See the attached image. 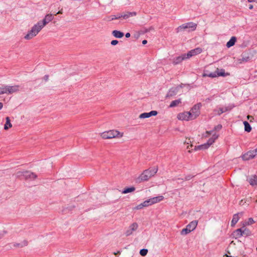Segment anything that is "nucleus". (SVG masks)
<instances>
[{
    "instance_id": "obj_1",
    "label": "nucleus",
    "mask_w": 257,
    "mask_h": 257,
    "mask_svg": "<svg viewBox=\"0 0 257 257\" xmlns=\"http://www.w3.org/2000/svg\"><path fill=\"white\" fill-rule=\"evenodd\" d=\"M53 19L54 16L52 14H50L46 15L42 21L38 22L31 28V30L29 31L28 34L25 36V39L30 40L36 36L43 28L48 23L52 21Z\"/></svg>"
},
{
    "instance_id": "obj_2",
    "label": "nucleus",
    "mask_w": 257,
    "mask_h": 257,
    "mask_svg": "<svg viewBox=\"0 0 257 257\" xmlns=\"http://www.w3.org/2000/svg\"><path fill=\"white\" fill-rule=\"evenodd\" d=\"M158 168L154 167L152 169L145 170L138 177L140 182L146 181L149 180L152 177L154 176L157 172Z\"/></svg>"
},
{
    "instance_id": "obj_3",
    "label": "nucleus",
    "mask_w": 257,
    "mask_h": 257,
    "mask_svg": "<svg viewBox=\"0 0 257 257\" xmlns=\"http://www.w3.org/2000/svg\"><path fill=\"white\" fill-rule=\"evenodd\" d=\"M100 136L103 139H110L115 138H121L123 136V133L112 130L102 133Z\"/></svg>"
},
{
    "instance_id": "obj_4",
    "label": "nucleus",
    "mask_w": 257,
    "mask_h": 257,
    "mask_svg": "<svg viewBox=\"0 0 257 257\" xmlns=\"http://www.w3.org/2000/svg\"><path fill=\"white\" fill-rule=\"evenodd\" d=\"M197 24L193 22H189L182 24L176 29V32L179 33L187 30L188 32L193 31L196 30Z\"/></svg>"
},
{
    "instance_id": "obj_5",
    "label": "nucleus",
    "mask_w": 257,
    "mask_h": 257,
    "mask_svg": "<svg viewBox=\"0 0 257 257\" xmlns=\"http://www.w3.org/2000/svg\"><path fill=\"white\" fill-rule=\"evenodd\" d=\"M218 137V135L216 134H213L212 137L209 139L208 142L206 143H205L203 145H199L198 146H195L194 150L195 151H197L199 150H205L207 149L211 145H212Z\"/></svg>"
},
{
    "instance_id": "obj_6",
    "label": "nucleus",
    "mask_w": 257,
    "mask_h": 257,
    "mask_svg": "<svg viewBox=\"0 0 257 257\" xmlns=\"http://www.w3.org/2000/svg\"><path fill=\"white\" fill-rule=\"evenodd\" d=\"M177 118L181 120L189 121L193 120V118L189 111L183 112L178 114Z\"/></svg>"
},
{
    "instance_id": "obj_7",
    "label": "nucleus",
    "mask_w": 257,
    "mask_h": 257,
    "mask_svg": "<svg viewBox=\"0 0 257 257\" xmlns=\"http://www.w3.org/2000/svg\"><path fill=\"white\" fill-rule=\"evenodd\" d=\"M201 106V103L196 104L192 108L191 110L189 111L191 113L193 119H195L198 116H199Z\"/></svg>"
},
{
    "instance_id": "obj_8",
    "label": "nucleus",
    "mask_w": 257,
    "mask_h": 257,
    "mask_svg": "<svg viewBox=\"0 0 257 257\" xmlns=\"http://www.w3.org/2000/svg\"><path fill=\"white\" fill-rule=\"evenodd\" d=\"M202 52V49L200 47H198L190 50L187 54H185V55L186 56V58L189 59L192 56L200 54Z\"/></svg>"
},
{
    "instance_id": "obj_9",
    "label": "nucleus",
    "mask_w": 257,
    "mask_h": 257,
    "mask_svg": "<svg viewBox=\"0 0 257 257\" xmlns=\"http://www.w3.org/2000/svg\"><path fill=\"white\" fill-rule=\"evenodd\" d=\"M255 157V156L252 150H250L241 156V158L243 161H248Z\"/></svg>"
},
{
    "instance_id": "obj_10",
    "label": "nucleus",
    "mask_w": 257,
    "mask_h": 257,
    "mask_svg": "<svg viewBox=\"0 0 257 257\" xmlns=\"http://www.w3.org/2000/svg\"><path fill=\"white\" fill-rule=\"evenodd\" d=\"M138 228V224L136 222H134L130 225L128 228L126 230L125 234L126 236H130L133 234V232L136 231Z\"/></svg>"
},
{
    "instance_id": "obj_11",
    "label": "nucleus",
    "mask_w": 257,
    "mask_h": 257,
    "mask_svg": "<svg viewBox=\"0 0 257 257\" xmlns=\"http://www.w3.org/2000/svg\"><path fill=\"white\" fill-rule=\"evenodd\" d=\"M247 181L249 184L255 188L257 187V176L256 175H252L250 176Z\"/></svg>"
},
{
    "instance_id": "obj_12",
    "label": "nucleus",
    "mask_w": 257,
    "mask_h": 257,
    "mask_svg": "<svg viewBox=\"0 0 257 257\" xmlns=\"http://www.w3.org/2000/svg\"><path fill=\"white\" fill-rule=\"evenodd\" d=\"M187 59L185 54L181 56H178L174 58L173 60L172 63L174 65H177L180 63L183 60Z\"/></svg>"
},
{
    "instance_id": "obj_13",
    "label": "nucleus",
    "mask_w": 257,
    "mask_h": 257,
    "mask_svg": "<svg viewBox=\"0 0 257 257\" xmlns=\"http://www.w3.org/2000/svg\"><path fill=\"white\" fill-rule=\"evenodd\" d=\"M179 87H173L170 89L166 95V97H172L176 95L178 92Z\"/></svg>"
},
{
    "instance_id": "obj_14",
    "label": "nucleus",
    "mask_w": 257,
    "mask_h": 257,
    "mask_svg": "<svg viewBox=\"0 0 257 257\" xmlns=\"http://www.w3.org/2000/svg\"><path fill=\"white\" fill-rule=\"evenodd\" d=\"M8 94H12L19 91V85L8 86Z\"/></svg>"
},
{
    "instance_id": "obj_15",
    "label": "nucleus",
    "mask_w": 257,
    "mask_h": 257,
    "mask_svg": "<svg viewBox=\"0 0 257 257\" xmlns=\"http://www.w3.org/2000/svg\"><path fill=\"white\" fill-rule=\"evenodd\" d=\"M123 16L122 19L124 20H126L128 19L130 17H133L134 16H136L137 15L136 12H124L122 13Z\"/></svg>"
},
{
    "instance_id": "obj_16",
    "label": "nucleus",
    "mask_w": 257,
    "mask_h": 257,
    "mask_svg": "<svg viewBox=\"0 0 257 257\" xmlns=\"http://www.w3.org/2000/svg\"><path fill=\"white\" fill-rule=\"evenodd\" d=\"M197 224H198V221L197 220H193L192 221H191V222H190L187 226L186 227L187 228H189V229L190 230H191V231L194 230L197 225Z\"/></svg>"
},
{
    "instance_id": "obj_17",
    "label": "nucleus",
    "mask_w": 257,
    "mask_h": 257,
    "mask_svg": "<svg viewBox=\"0 0 257 257\" xmlns=\"http://www.w3.org/2000/svg\"><path fill=\"white\" fill-rule=\"evenodd\" d=\"M232 236L236 239L242 236V228H240L235 230L233 232Z\"/></svg>"
},
{
    "instance_id": "obj_18",
    "label": "nucleus",
    "mask_w": 257,
    "mask_h": 257,
    "mask_svg": "<svg viewBox=\"0 0 257 257\" xmlns=\"http://www.w3.org/2000/svg\"><path fill=\"white\" fill-rule=\"evenodd\" d=\"M24 176L26 178H31V179H35L37 177V176L33 173L29 172V171H26L24 172Z\"/></svg>"
},
{
    "instance_id": "obj_19",
    "label": "nucleus",
    "mask_w": 257,
    "mask_h": 257,
    "mask_svg": "<svg viewBox=\"0 0 257 257\" xmlns=\"http://www.w3.org/2000/svg\"><path fill=\"white\" fill-rule=\"evenodd\" d=\"M112 34L114 37L117 38H121L124 35L123 33L117 30L113 31Z\"/></svg>"
},
{
    "instance_id": "obj_20",
    "label": "nucleus",
    "mask_w": 257,
    "mask_h": 257,
    "mask_svg": "<svg viewBox=\"0 0 257 257\" xmlns=\"http://www.w3.org/2000/svg\"><path fill=\"white\" fill-rule=\"evenodd\" d=\"M28 245V241L26 240H24L21 242L20 243H16L14 244V246L16 247L21 248L24 246H26Z\"/></svg>"
},
{
    "instance_id": "obj_21",
    "label": "nucleus",
    "mask_w": 257,
    "mask_h": 257,
    "mask_svg": "<svg viewBox=\"0 0 257 257\" xmlns=\"http://www.w3.org/2000/svg\"><path fill=\"white\" fill-rule=\"evenodd\" d=\"M236 41V39L235 37H232L228 42L226 44V46L228 48H230L235 44Z\"/></svg>"
},
{
    "instance_id": "obj_22",
    "label": "nucleus",
    "mask_w": 257,
    "mask_h": 257,
    "mask_svg": "<svg viewBox=\"0 0 257 257\" xmlns=\"http://www.w3.org/2000/svg\"><path fill=\"white\" fill-rule=\"evenodd\" d=\"M238 215H239V213H236V214H235L233 215V218H232V221H231V225L232 226H234V225L238 221V220L239 219V217Z\"/></svg>"
},
{
    "instance_id": "obj_23",
    "label": "nucleus",
    "mask_w": 257,
    "mask_h": 257,
    "mask_svg": "<svg viewBox=\"0 0 257 257\" xmlns=\"http://www.w3.org/2000/svg\"><path fill=\"white\" fill-rule=\"evenodd\" d=\"M181 103V98L173 100L171 102V103L169 105V107H175V106H177L178 105H179V104H180Z\"/></svg>"
},
{
    "instance_id": "obj_24",
    "label": "nucleus",
    "mask_w": 257,
    "mask_h": 257,
    "mask_svg": "<svg viewBox=\"0 0 257 257\" xmlns=\"http://www.w3.org/2000/svg\"><path fill=\"white\" fill-rule=\"evenodd\" d=\"M6 119V123L4 126V129L6 130H7L9 128H10L12 126V124L11 123V120H10L9 117H7Z\"/></svg>"
},
{
    "instance_id": "obj_25",
    "label": "nucleus",
    "mask_w": 257,
    "mask_h": 257,
    "mask_svg": "<svg viewBox=\"0 0 257 257\" xmlns=\"http://www.w3.org/2000/svg\"><path fill=\"white\" fill-rule=\"evenodd\" d=\"M242 236L245 235V236H250L251 235V231L247 228H245L244 227H242Z\"/></svg>"
},
{
    "instance_id": "obj_26",
    "label": "nucleus",
    "mask_w": 257,
    "mask_h": 257,
    "mask_svg": "<svg viewBox=\"0 0 257 257\" xmlns=\"http://www.w3.org/2000/svg\"><path fill=\"white\" fill-rule=\"evenodd\" d=\"M164 199V197L163 196H159L155 197L152 198V199L153 200V202L154 204L158 203L162 200H163Z\"/></svg>"
},
{
    "instance_id": "obj_27",
    "label": "nucleus",
    "mask_w": 257,
    "mask_h": 257,
    "mask_svg": "<svg viewBox=\"0 0 257 257\" xmlns=\"http://www.w3.org/2000/svg\"><path fill=\"white\" fill-rule=\"evenodd\" d=\"M243 124L244 125L245 131L247 133L250 132L251 130V127L250 125V124H249V123L246 121H244L243 122Z\"/></svg>"
},
{
    "instance_id": "obj_28",
    "label": "nucleus",
    "mask_w": 257,
    "mask_h": 257,
    "mask_svg": "<svg viewBox=\"0 0 257 257\" xmlns=\"http://www.w3.org/2000/svg\"><path fill=\"white\" fill-rule=\"evenodd\" d=\"M202 76L203 77H211V78H214V77H216L217 76V75L216 74V72H213V73H204L203 74H202Z\"/></svg>"
},
{
    "instance_id": "obj_29",
    "label": "nucleus",
    "mask_w": 257,
    "mask_h": 257,
    "mask_svg": "<svg viewBox=\"0 0 257 257\" xmlns=\"http://www.w3.org/2000/svg\"><path fill=\"white\" fill-rule=\"evenodd\" d=\"M135 190V188L134 187H131L130 188H125L122 191V194H126L128 193L132 192Z\"/></svg>"
},
{
    "instance_id": "obj_30",
    "label": "nucleus",
    "mask_w": 257,
    "mask_h": 257,
    "mask_svg": "<svg viewBox=\"0 0 257 257\" xmlns=\"http://www.w3.org/2000/svg\"><path fill=\"white\" fill-rule=\"evenodd\" d=\"M7 88H8V86L0 87V95L3 94L5 93L8 94Z\"/></svg>"
},
{
    "instance_id": "obj_31",
    "label": "nucleus",
    "mask_w": 257,
    "mask_h": 257,
    "mask_svg": "<svg viewBox=\"0 0 257 257\" xmlns=\"http://www.w3.org/2000/svg\"><path fill=\"white\" fill-rule=\"evenodd\" d=\"M191 230L189 229L188 228L186 227V228L183 229L181 231V234L184 235L188 234L189 233L191 232Z\"/></svg>"
},
{
    "instance_id": "obj_32",
    "label": "nucleus",
    "mask_w": 257,
    "mask_h": 257,
    "mask_svg": "<svg viewBox=\"0 0 257 257\" xmlns=\"http://www.w3.org/2000/svg\"><path fill=\"white\" fill-rule=\"evenodd\" d=\"M139 117L140 118H148L150 117L149 116L148 112H144V113L141 114L139 116Z\"/></svg>"
},
{
    "instance_id": "obj_33",
    "label": "nucleus",
    "mask_w": 257,
    "mask_h": 257,
    "mask_svg": "<svg viewBox=\"0 0 257 257\" xmlns=\"http://www.w3.org/2000/svg\"><path fill=\"white\" fill-rule=\"evenodd\" d=\"M148 251L147 249L143 248V249H141V250L140 251V253L142 256H145L147 254Z\"/></svg>"
},
{
    "instance_id": "obj_34",
    "label": "nucleus",
    "mask_w": 257,
    "mask_h": 257,
    "mask_svg": "<svg viewBox=\"0 0 257 257\" xmlns=\"http://www.w3.org/2000/svg\"><path fill=\"white\" fill-rule=\"evenodd\" d=\"M250 60V57L249 56H242L241 59L240 60V63L243 62H247Z\"/></svg>"
},
{
    "instance_id": "obj_35",
    "label": "nucleus",
    "mask_w": 257,
    "mask_h": 257,
    "mask_svg": "<svg viewBox=\"0 0 257 257\" xmlns=\"http://www.w3.org/2000/svg\"><path fill=\"white\" fill-rule=\"evenodd\" d=\"M234 107V105H232V104H230V105H228V106H225L224 107V110L226 111H230V110H231Z\"/></svg>"
},
{
    "instance_id": "obj_36",
    "label": "nucleus",
    "mask_w": 257,
    "mask_h": 257,
    "mask_svg": "<svg viewBox=\"0 0 257 257\" xmlns=\"http://www.w3.org/2000/svg\"><path fill=\"white\" fill-rule=\"evenodd\" d=\"M254 222V221L253 220L252 218H248L247 221L245 222V224L247 225H251L253 224Z\"/></svg>"
},
{
    "instance_id": "obj_37",
    "label": "nucleus",
    "mask_w": 257,
    "mask_h": 257,
    "mask_svg": "<svg viewBox=\"0 0 257 257\" xmlns=\"http://www.w3.org/2000/svg\"><path fill=\"white\" fill-rule=\"evenodd\" d=\"M214 111H217V114L218 115H220L222 113L225 112L224 107L220 108L218 110H215Z\"/></svg>"
},
{
    "instance_id": "obj_38",
    "label": "nucleus",
    "mask_w": 257,
    "mask_h": 257,
    "mask_svg": "<svg viewBox=\"0 0 257 257\" xmlns=\"http://www.w3.org/2000/svg\"><path fill=\"white\" fill-rule=\"evenodd\" d=\"M144 207V205L143 203H141L140 204L136 206L135 207L133 208L134 210H139L143 208Z\"/></svg>"
},
{
    "instance_id": "obj_39",
    "label": "nucleus",
    "mask_w": 257,
    "mask_h": 257,
    "mask_svg": "<svg viewBox=\"0 0 257 257\" xmlns=\"http://www.w3.org/2000/svg\"><path fill=\"white\" fill-rule=\"evenodd\" d=\"M149 117L151 116H155L158 114V112L156 110H152L148 112Z\"/></svg>"
},
{
    "instance_id": "obj_40",
    "label": "nucleus",
    "mask_w": 257,
    "mask_h": 257,
    "mask_svg": "<svg viewBox=\"0 0 257 257\" xmlns=\"http://www.w3.org/2000/svg\"><path fill=\"white\" fill-rule=\"evenodd\" d=\"M114 20H116V18L114 15H112L106 18V20L107 21H111Z\"/></svg>"
},
{
    "instance_id": "obj_41",
    "label": "nucleus",
    "mask_w": 257,
    "mask_h": 257,
    "mask_svg": "<svg viewBox=\"0 0 257 257\" xmlns=\"http://www.w3.org/2000/svg\"><path fill=\"white\" fill-rule=\"evenodd\" d=\"M153 30H154V28L153 27H150L148 29H147V28L144 29V30L143 31V33H148V32H150L151 31H153Z\"/></svg>"
},
{
    "instance_id": "obj_42",
    "label": "nucleus",
    "mask_w": 257,
    "mask_h": 257,
    "mask_svg": "<svg viewBox=\"0 0 257 257\" xmlns=\"http://www.w3.org/2000/svg\"><path fill=\"white\" fill-rule=\"evenodd\" d=\"M114 16L116 18V20H117V19H119L120 18H122L123 14L122 13L121 14H118L116 15H114Z\"/></svg>"
},
{
    "instance_id": "obj_43",
    "label": "nucleus",
    "mask_w": 257,
    "mask_h": 257,
    "mask_svg": "<svg viewBox=\"0 0 257 257\" xmlns=\"http://www.w3.org/2000/svg\"><path fill=\"white\" fill-rule=\"evenodd\" d=\"M118 43V41L117 40H114L111 41V44L112 45L114 46V45H116V44H117Z\"/></svg>"
},
{
    "instance_id": "obj_44",
    "label": "nucleus",
    "mask_w": 257,
    "mask_h": 257,
    "mask_svg": "<svg viewBox=\"0 0 257 257\" xmlns=\"http://www.w3.org/2000/svg\"><path fill=\"white\" fill-rule=\"evenodd\" d=\"M147 200V201H148L149 206L154 204V203L153 202L152 198L149 199Z\"/></svg>"
},
{
    "instance_id": "obj_45",
    "label": "nucleus",
    "mask_w": 257,
    "mask_h": 257,
    "mask_svg": "<svg viewBox=\"0 0 257 257\" xmlns=\"http://www.w3.org/2000/svg\"><path fill=\"white\" fill-rule=\"evenodd\" d=\"M222 128V125L221 124H218L216 126L214 127L215 130H219Z\"/></svg>"
},
{
    "instance_id": "obj_46",
    "label": "nucleus",
    "mask_w": 257,
    "mask_h": 257,
    "mask_svg": "<svg viewBox=\"0 0 257 257\" xmlns=\"http://www.w3.org/2000/svg\"><path fill=\"white\" fill-rule=\"evenodd\" d=\"M192 178V177L191 176H187L185 177L184 179H182L184 180H189Z\"/></svg>"
},
{
    "instance_id": "obj_47",
    "label": "nucleus",
    "mask_w": 257,
    "mask_h": 257,
    "mask_svg": "<svg viewBox=\"0 0 257 257\" xmlns=\"http://www.w3.org/2000/svg\"><path fill=\"white\" fill-rule=\"evenodd\" d=\"M144 207L149 206L148 201L147 200L143 202Z\"/></svg>"
},
{
    "instance_id": "obj_48",
    "label": "nucleus",
    "mask_w": 257,
    "mask_h": 257,
    "mask_svg": "<svg viewBox=\"0 0 257 257\" xmlns=\"http://www.w3.org/2000/svg\"><path fill=\"white\" fill-rule=\"evenodd\" d=\"M44 80L45 81H47L49 79V75H45L43 77Z\"/></svg>"
},
{
    "instance_id": "obj_49",
    "label": "nucleus",
    "mask_w": 257,
    "mask_h": 257,
    "mask_svg": "<svg viewBox=\"0 0 257 257\" xmlns=\"http://www.w3.org/2000/svg\"><path fill=\"white\" fill-rule=\"evenodd\" d=\"M216 74L217 75V76H224V72H220V73H216Z\"/></svg>"
},
{
    "instance_id": "obj_50",
    "label": "nucleus",
    "mask_w": 257,
    "mask_h": 257,
    "mask_svg": "<svg viewBox=\"0 0 257 257\" xmlns=\"http://www.w3.org/2000/svg\"><path fill=\"white\" fill-rule=\"evenodd\" d=\"M6 232L5 231H3V233H0V238H2L5 234H6Z\"/></svg>"
},
{
    "instance_id": "obj_51",
    "label": "nucleus",
    "mask_w": 257,
    "mask_h": 257,
    "mask_svg": "<svg viewBox=\"0 0 257 257\" xmlns=\"http://www.w3.org/2000/svg\"><path fill=\"white\" fill-rule=\"evenodd\" d=\"M252 151L254 152L255 156L256 157L257 156V148L253 150Z\"/></svg>"
},
{
    "instance_id": "obj_52",
    "label": "nucleus",
    "mask_w": 257,
    "mask_h": 257,
    "mask_svg": "<svg viewBox=\"0 0 257 257\" xmlns=\"http://www.w3.org/2000/svg\"><path fill=\"white\" fill-rule=\"evenodd\" d=\"M125 36L126 38H129L131 36V34L130 33H127L125 34Z\"/></svg>"
},
{
    "instance_id": "obj_53",
    "label": "nucleus",
    "mask_w": 257,
    "mask_h": 257,
    "mask_svg": "<svg viewBox=\"0 0 257 257\" xmlns=\"http://www.w3.org/2000/svg\"><path fill=\"white\" fill-rule=\"evenodd\" d=\"M147 43V41L146 40H143V42H142V44H143V45H145V44H146Z\"/></svg>"
},
{
    "instance_id": "obj_54",
    "label": "nucleus",
    "mask_w": 257,
    "mask_h": 257,
    "mask_svg": "<svg viewBox=\"0 0 257 257\" xmlns=\"http://www.w3.org/2000/svg\"><path fill=\"white\" fill-rule=\"evenodd\" d=\"M62 13H63L62 10H61L59 11L58 13H57L56 15L57 14H62Z\"/></svg>"
},
{
    "instance_id": "obj_55",
    "label": "nucleus",
    "mask_w": 257,
    "mask_h": 257,
    "mask_svg": "<svg viewBox=\"0 0 257 257\" xmlns=\"http://www.w3.org/2000/svg\"><path fill=\"white\" fill-rule=\"evenodd\" d=\"M3 107V103L0 102V110H1V109H2Z\"/></svg>"
},
{
    "instance_id": "obj_56",
    "label": "nucleus",
    "mask_w": 257,
    "mask_h": 257,
    "mask_svg": "<svg viewBox=\"0 0 257 257\" xmlns=\"http://www.w3.org/2000/svg\"><path fill=\"white\" fill-rule=\"evenodd\" d=\"M213 132V131H211V132L207 131V132H206V134H212Z\"/></svg>"
},
{
    "instance_id": "obj_57",
    "label": "nucleus",
    "mask_w": 257,
    "mask_h": 257,
    "mask_svg": "<svg viewBox=\"0 0 257 257\" xmlns=\"http://www.w3.org/2000/svg\"><path fill=\"white\" fill-rule=\"evenodd\" d=\"M256 0H247L249 3H252L255 2Z\"/></svg>"
},
{
    "instance_id": "obj_58",
    "label": "nucleus",
    "mask_w": 257,
    "mask_h": 257,
    "mask_svg": "<svg viewBox=\"0 0 257 257\" xmlns=\"http://www.w3.org/2000/svg\"><path fill=\"white\" fill-rule=\"evenodd\" d=\"M249 9L250 10L252 9H253V6H252V5H249Z\"/></svg>"
},
{
    "instance_id": "obj_59",
    "label": "nucleus",
    "mask_w": 257,
    "mask_h": 257,
    "mask_svg": "<svg viewBox=\"0 0 257 257\" xmlns=\"http://www.w3.org/2000/svg\"><path fill=\"white\" fill-rule=\"evenodd\" d=\"M243 200H241L240 201L239 204H240V205H243Z\"/></svg>"
},
{
    "instance_id": "obj_60",
    "label": "nucleus",
    "mask_w": 257,
    "mask_h": 257,
    "mask_svg": "<svg viewBox=\"0 0 257 257\" xmlns=\"http://www.w3.org/2000/svg\"><path fill=\"white\" fill-rule=\"evenodd\" d=\"M252 116L250 115H247V117L248 119L250 118V117H251Z\"/></svg>"
},
{
    "instance_id": "obj_61",
    "label": "nucleus",
    "mask_w": 257,
    "mask_h": 257,
    "mask_svg": "<svg viewBox=\"0 0 257 257\" xmlns=\"http://www.w3.org/2000/svg\"><path fill=\"white\" fill-rule=\"evenodd\" d=\"M117 253H119V251H118L117 252H116V253L115 252V253H114V254H117Z\"/></svg>"
},
{
    "instance_id": "obj_62",
    "label": "nucleus",
    "mask_w": 257,
    "mask_h": 257,
    "mask_svg": "<svg viewBox=\"0 0 257 257\" xmlns=\"http://www.w3.org/2000/svg\"><path fill=\"white\" fill-rule=\"evenodd\" d=\"M233 243V241H232L231 242V243Z\"/></svg>"
}]
</instances>
